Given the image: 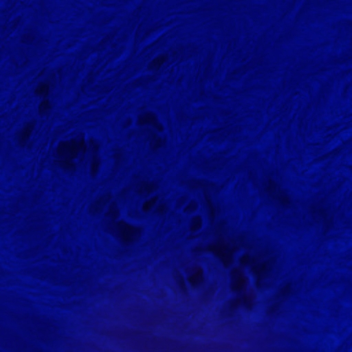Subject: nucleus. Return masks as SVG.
Returning <instances> with one entry per match:
<instances>
[{
	"label": "nucleus",
	"mask_w": 352,
	"mask_h": 352,
	"mask_svg": "<svg viewBox=\"0 0 352 352\" xmlns=\"http://www.w3.org/2000/svg\"><path fill=\"white\" fill-rule=\"evenodd\" d=\"M214 8H220V0H214Z\"/></svg>",
	"instance_id": "1"
},
{
	"label": "nucleus",
	"mask_w": 352,
	"mask_h": 352,
	"mask_svg": "<svg viewBox=\"0 0 352 352\" xmlns=\"http://www.w3.org/2000/svg\"><path fill=\"white\" fill-rule=\"evenodd\" d=\"M221 8H223V0H221Z\"/></svg>",
	"instance_id": "2"
}]
</instances>
